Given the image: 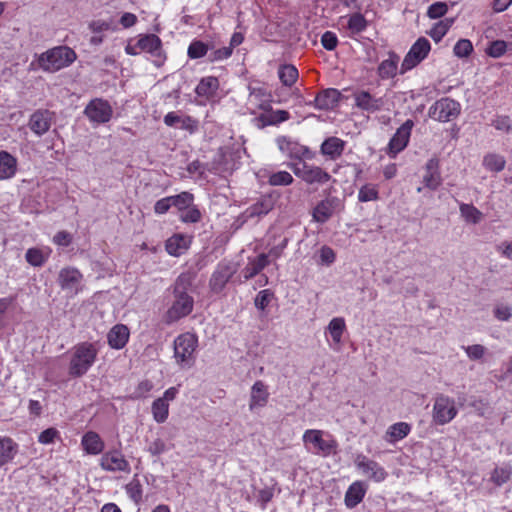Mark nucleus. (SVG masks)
I'll return each mask as SVG.
<instances>
[{
    "mask_svg": "<svg viewBox=\"0 0 512 512\" xmlns=\"http://www.w3.org/2000/svg\"><path fill=\"white\" fill-rule=\"evenodd\" d=\"M98 350L93 343L83 342L73 348L69 374L73 377L84 375L96 360Z\"/></svg>",
    "mask_w": 512,
    "mask_h": 512,
    "instance_id": "1",
    "label": "nucleus"
},
{
    "mask_svg": "<svg viewBox=\"0 0 512 512\" xmlns=\"http://www.w3.org/2000/svg\"><path fill=\"white\" fill-rule=\"evenodd\" d=\"M76 59V53L67 46L54 47L38 58L39 67L44 71L56 72L72 64Z\"/></svg>",
    "mask_w": 512,
    "mask_h": 512,
    "instance_id": "2",
    "label": "nucleus"
},
{
    "mask_svg": "<svg viewBox=\"0 0 512 512\" xmlns=\"http://www.w3.org/2000/svg\"><path fill=\"white\" fill-rule=\"evenodd\" d=\"M324 435L325 432L323 430H306L302 436V440L307 451L323 457L336 453L338 448L337 441L333 437L324 439Z\"/></svg>",
    "mask_w": 512,
    "mask_h": 512,
    "instance_id": "3",
    "label": "nucleus"
},
{
    "mask_svg": "<svg viewBox=\"0 0 512 512\" xmlns=\"http://www.w3.org/2000/svg\"><path fill=\"white\" fill-rule=\"evenodd\" d=\"M197 337L192 333L179 335L174 341V357L182 368H190L195 361Z\"/></svg>",
    "mask_w": 512,
    "mask_h": 512,
    "instance_id": "4",
    "label": "nucleus"
},
{
    "mask_svg": "<svg viewBox=\"0 0 512 512\" xmlns=\"http://www.w3.org/2000/svg\"><path fill=\"white\" fill-rule=\"evenodd\" d=\"M460 111L461 106L457 101L445 97L429 108V116L439 122H450L459 116Z\"/></svg>",
    "mask_w": 512,
    "mask_h": 512,
    "instance_id": "5",
    "label": "nucleus"
},
{
    "mask_svg": "<svg viewBox=\"0 0 512 512\" xmlns=\"http://www.w3.org/2000/svg\"><path fill=\"white\" fill-rule=\"evenodd\" d=\"M173 302L165 314V322L171 324L188 316L194 307V299L189 294L173 293Z\"/></svg>",
    "mask_w": 512,
    "mask_h": 512,
    "instance_id": "6",
    "label": "nucleus"
},
{
    "mask_svg": "<svg viewBox=\"0 0 512 512\" xmlns=\"http://www.w3.org/2000/svg\"><path fill=\"white\" fill-rule=\"evenodd\" d=\"M237 270L238 267L233 262L226 260L219 262L209 280L210 290L216 294L222 292Z\"/></svg>",
    "mask_w": 512,
    "mask_h": 512,
    "instance_id": "7",
    "label": "nucleus"
},
{
    "mask_svg": "<svg viewBox=\"0 0 512 512\" xmlns=\"http://www.w3.org/2000/svg\"><path fill=\"white\" fill-rule=\"evenodd\" d=\"M431 50L430 42L425 37H420L412 45L409 52L406 54L400 73L403 74L408 70H411L423 61Z\"/></svg>",
    "mask_w": 512,
    "mask_h": 512,
    "instance_id": "8",
    "label": "nucleus"
},
{
    "mask_svg": "<svg viewBox=\"0 0 512 512\" xmlns=\"http://www.w3.org/2000/svg\"><path fill=\"white\" fill-rule=\"evenodd\" d=\"M457 415L455 402L452 398L445 395H438L433 405V420L444 425L449 423Z\"/></svg>",
    "mask_w": 512,
    "mask_h": 512,
    "instance_id": "9",
    "label": "nucleus"
},
{
    "mask_svg": "<svg viewBox=\"0 0 512 512\" xmlns=\"http://www.w3.org/2000/svg\"><path fill=\"white\" fill-rule=\"evenodd\" d=\"M295 175L308 184H324L331 179L329 173L318 166L308 165L305 162L295 164Z\"/></svg>",
    "mask_w": 512,
    "mask_h": 512,
    "instance_id": "10",
    "label": "nucleus"
},
{
    "mask_svg": "<svg viewBox=\"0 0 512 512\" xmlns=\"http://www.w3.org/2000/svg\"><path fill=\"white\" fill-rule=\"evenodd\" d=\"M343 209L341 199L335 196L327 197L321 200L313 209V219L318 223L327 222L336 212Z\"/></svg>",
    "mask_w": 512,
    "mask_h": 512,
    "instance_id": "11",
    "label": "nucleus"
},
{
    "mask_svg": "<svg viewBox=\"0 0 512 512\" xmlns=\"http://www.w3.org/2000/svg\"><path fill=\"white\" fill-rule=\"evenodd\" d=\"M112 107L110 104L103 99H93L89 102L84 110V114L88 119L95 123H106L112 117Z\"/></svg>",
    "mask_w": 512,
    "mask_h": 512,
    "instance_id": "12",
    "label": "nucleus"
},
{
    "mask_svg": "<svg viewBox=\"0 0 512 512\" xmlns=\"http://www.w3.org/2000/svg\"><path fill=\"white\" fill-rule=\"evenodd\" d=\"M100 466L103 470L110 472L130 473L131 471L129 462L118 450H111L104 453L100 459Z\"/></svg>",
    "mask_w": 512,
    "mask_h": 512,
    "instance_id": "13",
    "label": "nucleus"
},
{
    "mask_svg": "<svg viewBox=\"0 0 512 512\" xmlns=\"http://www.w3.org/2000/svg\"><path fill=\"white\" fill-rule=\"evenodd\" d=\"M55 119V113L47 109L36 110L29 118L28 126L37 136L49 131Z\"/></svg>",
    "mask_w": 512,
    "mask_h": 512,
    "instance_id": "14",
    "label": "nucleus"
},
{
    "mask_svg": "<svg viewBox=\"0 0 512 512\" xmlns=\"http://www.w3.org/2000/svg\"><path fill=\"white\" fill-rule=\"evenodd\" d=\"M414 122L411 119L406 120L396 131L389 142V154L395 157L408 144Z\"/></svg>",
    "mask_w": 512,
    "mask_h": 512,
    "instance_id": "15",
    "label": "nucleus"
},
{
    "mask_svg": "<svg viewBox=\"0 0 512 512\" xmlns=\"http://www.w3.org/2000/svg\"><path fill=\"white\" fill-rule=\"evenodd\" d=\"M82 278L83 276L79 270L72 267H66L60 270L58 283L63 290L76 293L79 290Z\"/></svg>",
    "mask_w": 512,
    "mask_h": 512,
    "instance_id": "16",
    "label": "nucleus"
},
{
    "mask_svg": "<svg viewBox=\"0 0 512 512\" xmlns=\"http://www.w3.org/2000/svg\"><path fill=\"white\" fill-rule=\"evenodd\" d=\"M355 463L358 469H360L364 475L376 482L383 481L387 476V473L383 467H381L377 462L370 460L365 456H358Z\"/></svg>",
    "mask_w": 512,
    "mask_h": 512,
    "instance_id": "17",
    "label": "nucleus"
},
{
    "mask_svg": "<svg viewBox=\"0 0 512 512\" xmlns=\"http://www.w3.org/2000/svg\"><path fill=\"white\" fill-rule=\"evenodd\" d=\"M355 105L368 113L380 111L385 102L382 97H375L367 91H359L354 94Z\"/></svg>",
    "mask_w": 512,
    "mask_h": 512,
    "instance_id": "18",
    "label": "nucleus"
},
{
    "mask_svg": "<svg viewBox=\"0 0 512 512\" xmlns=\"http://www.w3.org/2000/svg\"><path fill=\"white\" fill-rule=\"evenodd\" d=\"M423 182L425 186L431 190H435L441 185L442 178L437 158H431L427 161L425 165V174L423 175Z\"/></svg>",
    "mask_w": 512,
    "mask_h": 512,
    "instance_id": "19",
    "label": "nucleus"
},
{
    "mask_svg": "<svg viewBox=\"0 0 512 512\" xmlns=\"http://www.w3.org/2000/svg\"><path fill=\"white\" fill-rule=\"evenodd\" d=\"M269 398L267 386L262 381H256L251 388L249 408L251 411L264 407Z\"/></svg>",
    "mask_w": 512,
    "mask_h": 512,
    "instance_id": "20",
    "label": "nucleus"
},
{
    "mask_svg": "<svg viewBox=\"0 0 512 512\" xmlns=\"http://www.w3.org/2000/svg\"><path fill=\"white\" fill-rule=\"evenodd\" d=\"M129 329L123 324H117L108 332V344L113 349H122L129 339Z\"/></svg>",
    "mask_w": 512,
    "mask_h": 512,
    "instance_id": "21",
    "label": "nucleus"
},
{
    "mask_svg": "<svg viewBox=\"0 0 512 512\" xmlns=\"http://www.w3.org/2000/svg\"><path fill=\"white\" fill-rule=\"evenodd\" d=\"M274 207V200L270 197H263L255 204L248 207L242 214L244 220L260 217L269 213Z\"/></svg>",
    "mask_w": 512,
    "mask_h": 512,
    "instance_id": "22",
    "label": "nucleus"
},
{
    "mask_svg": "<svg viewBox=\"0 0 512 512\" xmlns=\"http://www.w3.org/2000/svg\"><path fill=\"white\" fill-rule=\"evenodd\" d=\"M190 243V237L182 234H175L166 241L165 248L168 254L178 257L187 251Z\"/></svg>",
    "mask_w": 512,
    "mask_h": 512,
    "instance_id": "23",
    "label": "nucleus"
},
{
    "mask_svg": "<svg viewBox=\"0 0 512 512\" xmlns=\"http://www.w3.org/2000/svg\"><path fill=\"white\" fill-rule=\"evenodd\" d=\"M18 448V444L12 438L0 436V468L14 459Z\"/></svg>",
    "mask_w": 512,
    "mask_h": 512,
    "instance_id": "24",
    "label": "nucleus"
},
{
    "mask_svg": "<svg viewBox=\"0 0 512 512\" xmlns=\"http://www.w3.org/2000/svg\"><path fill=\"white\" fill-rule=\"evenodd\" d=\"M81 445L84 451L91 455L102 453L105 446L100 436L93 431H89L83 435Z\"/></svg>",
    "mask_w": 512,
    "mask_h": 512,
    "instance_id": "25",
    "label": "nucleus"
},
{
    "mask_svg": "<svg viewBox=\"0 0 512 512\" xmlns=\"http://www.w3.org/2000/svg\"><path fill=\"white\" fill-rule=\"evenodd\" d=\"M164 123L170 127H179L189 132H194L197 128V122L190 116L181 117L174 112L168 113L164 117Z\"/></svg>",
    "mask_w": 512,
    "mask_h": 512,
    "instance_id": "26",
    "label": "nucleus"
},
{
    "mask_svg": "<svg viewBox=\"0 0 512 512\" xmlns=\"http://www.w3.org/2000/svg\"><path fill=\"white\" fill-rule=\"evenodd\" d=\"M268 265V255H266L265 253L260 254L258 257L254 259H250L247 265L242 270L244 281L253 278Z\"/></svg>",
    "mask_w": 512,
    "mask_h": 512,
    "instance_id": "27",
    "label": "nucleus"
},
{
    "mask_svg": "<svg viewBox=\"0 0 512 512\" xmlns=\"http://www.w3.org/2000/svg\"><path fill=\"white\" fill-rule=\"evenodd\" d=\"M17 171V159L7 151H0V180L12 178Z\"/></svg>",
    "mask_w": 512,
    "mask_h": 512,
    "instance_id": "28",
    "label": "nucleus"
},
{
    "mask_svg": "<svg viewBox=\"0 0 512 512\" xmlns=\"http://www.w3.org/2000/svg\"><path fill=\"white\" fill-rule=\"evenodd\" d=\"M341 93L337 89H326L315 98V106L319 109L333 108L339 101Z\"/></svg>",
    "mask_w": 512,
    "mask_h": 512,
    "instance_id": "29",
    "label": "nucleus"
},
{
    "mask_svg": "<svg viewBox=\"0 0 512 512\" xmlns=\"http://www.w3.org/2000/svg\"><path fill=\"white\" fill-rule=\"evenodd\" d=\"M344 148L345 141L337 137H330L322 143L321 152L323 155L335 160L341 156Z\"/></svg>",
    "mask_w": 512,
    "mask_h": 512,
    "instance_id": "30",
    "label": "nucleus"
},
{
    "mask_svg": "<svg viewBox=\"0 0 512 512\" xmlns=\"http://www.w3.org/2000/svg\"><path fill=\"white\" fill-rule=\"evenodd\" d=\"M51 249L49 247L45 248H29L25 253L26 261L33 267H41L43 266L48 258L50 257Z\"/></svg>",
    "mask_w": 512,
    "mask_h": 512,
    "instance_id": "31",
    "label": "nucleus"
},
{
    "mask_svg": "<svg viewBox=\"0 0 512 512\" xmlns=\"http://www.w3.org/2000/svg\"><path fill=\"white\" fill-rule=\"evenodd\" d=\"M365 492L361 482L352 483L345 494V505L350 509L356 507L363 500Z\"/></svg>",
    "mask_w": 512,
    "mask_h": 512,
    "instance_id": "32",
    "label": "nucleus"
},
{
    "mask_svg": "<svg viewBox=\"0 0 512 512\" xmlns=\"http://www.w3.org/2000/svg\"><path fill=\"white\" fill-rule=\"evenodd\" d=\"M271 95L263 88H252L249 95V103L256 105L259 109L269 110Z\"/></svg>",
    "mask_w": 512,
    "mask_h": 512,
    "instance_id": "33",
    "label": "nucleus"
},
{
    "mask_svg": "<svg viewBox=\"0 0 512 512\" xmlns=\"http://www.w3.org/2000/svg\"><path fill=\"white\" fill-rule=\"evenodd\" d=\"M219 87V81L216 77L209 76L202 78L195 88V92L201 97H210L215 94Z\"/></svg>",
    "mask_w": 512,
    "mask_h": 512,
    "instance_id": "34",
    "label": "nucleus"
},
{
    "mask_svg": "<svg viewBox=\"0 0 512 512\" xmlns=\"http://www.w3.org/2000/svg\"><path fill=\"white\" fill-rule=\"evenodd\" d=\"M277 144L279 149L290 157L299 158L307 150L304 146H300L286 137L278 138Z\"/></svg>",
    "mask_w": 512,
    "mask_h": 512,
    "instance_id": "35",
    "label": "nucleus"
},
{
    "mask_svg": "<svg viewBox=\"0 0 512 512\" xmlns=\"http://www.w3.org/2000/svg\"><path fill=\"white\" fill-rule=\"evenodd\" d=\"M345 330L346 324L344 318L342 317L333 318L327 326V331L331 335L333 343L337 346L341 344L342 336Z\"/></svg>",
    "mask_w": 512,
    "mask_h": 512,
    "instance_id": "36",
    "label": "nucleus"
},
{
    "mask_svg": "<svg viewBox=\"0 0 512 512\" xmlns=\"http://www.w3.org/2000/svg\"><path fill=\"white\" fill-rule=\"evenodd\" d=\"M195 279V274L193 272H183L181 273L175 283L173 285V293L178 294H189L188 291L192 287V284Z\"/></svg>",
    "mask_w": 512,
    "mask_h": 512,
    "instance_id": "37",
    "label": "nucleus"
},
{
    "mask_svg": "<svg viewBox=\"0 0 512 512\" xmlns=\"http://www.w3.org/2000/svg\"><path fill=\"white\" fill-rule=\"evenodd\" d=\"M137 46L143 51L156 55L161 48V40L155 34H148L138 40Z\"/></svg>",
    "mask_w": 512,
    "mask_h": 512,
    "instance_id": "38",
    "label": "nucleus"
},
{
    "mask_svg": "<svg viewBox=\"0 0 512 512\" xmlns=\"http://www.w3.org/2000/svg\"><path fill=\"white\" fill-rule=\"evenodd\" d=\"M461 217L470 224H478L482 218V212L472 204L461 203L459 206Z\"/></svg>",
    "mask_w": 512,
    "mask_h": 512,
    "instance_id": "39",
    "label": "nucleus"
},
{
    "mask_svg": "<svg viewBox=\"0 0 512 512\" xmlns=\"http://www.w3.org/2000/svg\"><path fill=\"white\" fill-rule=\"evenodd\" d=\"M265 111L267 113H263L259 117V120L262 121L264 125H276L289 119V113L286 110L272 111L270 108Z\"/></svg>",
    "mask_w": 512,
    "mask_h": 512,
    "instance_id": "40",
    "label": "nucleus"
},
{
    "mask_svg": "<svg viewBox=\"0 0 512 512\" xmlns=\"http://www.w3.org/2000/svg\"><path fill=\"white\" fill-rule=\"evenodd\" d=\"M278 76L283 85L291 87L298 78V70L291 64L281 65L278 70Z\"/></svg>",
    "mask_w": 512,
    "mask_h": 512,
    "instance_id": "41",
    "label": "nucleus"
},
{
    "mask_svg": "<svg viewBox=\"0 0 512 512\" xmlns=\"http://www.w3.org/2000/svg\"><path fill=\"white\" fill-rule=\"evenodd\" d=\"M506 160L505 158L496 153H489L483 158V166L492 172H500L505 168Z\"/></svg>",
    "mask_w": 512,
    "mask_h": 512,
    "instance_id": "42",
    "label": "nucleus"
},
{
    "mask_svg": "<svg viewBox=\"0 0 512 512\" xmlns=\"http://www.w3.org/2000/svg\"><path fill=\"white\" fill-rule=\"evenodd\" d=\"M397 63L396 55H391L388 59L383 60L378 67L379 76L383 79L394 77L397 73Z\"/></svg>",
    "mask_w": 512,
    "mask_h": 512,
    "instance_id": "43",
    "label": "nucleus"
},
{
    "mask_svg": "<svg viewBox=\"0 0 512 512\" xmlns=\"http://www.w3.org/2000/svg\"><path fill=\"white\" fill-rule=\"evenodd\" d=\"M454 20L450 18H445L443 20L438 21L433 25V27L428 32L429 36L435 41L439 42L448 32L450 27L452 26Z\"/></svg>",
    "mask_w": 512,
    "mask_h": 512,
    "instance_id": "44",
    "label": "nucleus"
},
{
    "mask_svg": "<svg viewBox=\"0 0 512 512\" xmlns=\"http://www.w3.org/2000/svg\"><path fill=\"white\" fill-rule=\"evenodd\" d=\"M153 418L158 423H163L168 418L169 405L163 398L156 399L152 404Z\"/></svg>",
    "mask_w": 512,
    "mask_h": 512,
    "instance_id": "45",
    "label": "nucleus"
},
{
    "mask_svg": "<svg viewBox=\"0 0 512 512\" xmlns=\"http://www.w3.org/2000/svg\"><path fill=\"white\" fill-rule=\"evenodd\" d=\"M410 432L409 424L405 422H398L393 424L387 430L388 441L394 442L405 438Z\"/></svg>",
    "mask_w": 512,
    "mask_h": 512,
    "instance_id": "46",
    "label": "nucleus"
},
{
    "mask_svg": "<svg viewBox=\"0 0 512 512\" xmlns=\"http://www.w3.org/2000/svg\"><path fill=\"white\" fill-rule=\"evenodd\" d=\"M171 205L176 207L180 212L192 205L194 196L190 192H182L178 195L170 196Z\"/></svg>",
    "mask_w": 512,
    "mask_h": 512,
    "instance_id": "47",
    "label": "nucleus"
},
{
    "mask_svg": "<svg viewBox=\"0 0 512 512\" xmlns=\"http://www.w3.org/2000/svg\"><path fill=\"white\" fill-rule=\"evenodd\" d=\"M512 474V469L509 465L497 467L494 469L491 480L498 486L506 483Z\"/></svg>",
    "mask_w": 512,
    "mask_h": 512,
    "instance_id": "48",
    "label": "nucleus"
},
{
    "mask_svg": "<svg viewBox=\"0 0 512 512\" xmlns=\"http://www.w3.org/2000/svg\"><path fill=\"white\" fill-rule=\"evenodd\" d=\"M208 52V45L202 41L194 40L188 47L187 54L191 59H198L205 56Z\"/></svg>",
    "mask_w": 512,
    "mask_h": 512,
    "instance_id": "49",
    "label": "nucleus"
},
{
    "mask_svg": "<svg viewBox=\"0 0 512 512\" xmlns=\"http://www.w3.org/2000/svg\"><path fill=\"white\" fill-rule=\"evenodd\" d=\"M378 199V190L376 185L365 184L363 185L358 193V200L360 202L375 201Z\"/></svg>",
    "mask_w": 512,
    "mask_h": 512,
    "instance_id": "50",
    "label": "nucleus"
},
{
    "mask_svg": "<svg viewBox=\"0 0 512 512\" xmlns=\"http://www.w3.org/2000/svg\"><path fill=\"white\" fill-rule=\"evenodd\" d=\"M268 182L272 186H287L293 182V177L287 171H279L271 174Z\"/></svg>",
    "mask_w": 512,
    "mask_h": 512,
    "instance_id": "51",
    "label": "nucleus"
},
{
    "mask_svg": "<svg viewBox=\"0 0 512 512\" xmlns=\"http://www.w3.org/2000/svg\"><path fill=\"white\" fill-rule=\"evenodd\" d=\"M367 26L366 19L360 13H355L348 20V28L352 33H360Z\"/></svg>",
    "mask_w": 512,
    "mask_h": 512,
    "instance_id": "52",
    "label": "nucleus"
},
{
    "mask_svg": "<svg viewBox=\"0 0 512 512\" xmlns=\"http://www.w3.org/2000/svg\"><path fill=\"white\" fill-rule=\"evenodd\" d=\"M473 51V45L468 39H460L453 48L455 56L459 58L467 57Z\"/></svg>",
    "mask_w": 512,
    "mask_h": 512,
    "instance_id": "53",
    "label": "nucleus"
},
{
    "mask_svg": "<svg viewBox=\"0 0 512 512\" xmlns=\"http://www.w3.org/2000/svg\"><path fill=\"white\" fill-rule=\"evenodd\" d=\"M273 296V292L270 291L269 289L260 291L254 299L255 307L261 311L265 310V308L271 302Z\"/></svg>",
    "mask_w": 512,
    "mask_h": 512,
    "instance_id": "54",
    "label": "nucleus"
},
{
    "mask_svg": "<svg viewBox=\"0 0 512 512\" xmlns=\"http://www.w3.org/2000/svg\"><path fill=\"white\" fill-rule=\"evenodd\" d=\"M126 492L128 496L135 502L139 503L142 499V486L136 479L132 480L126 485Z\"/></svg>",
    "mask_w": 512,
    "mask_h": 512,
    "instance_id": "55",
    "label": "nucleus"
},
{
    "mask_svg": "<svg viewBox=\"0 0 512 512\" xmlns=\"http://www.w3.org/2000/svg\"><path fill=\"white\" fill-rule=\"evenodd\" d=\"M200 218V211L193 205L188 206V208L183 210L180 214V219L186 223H196Z\"/></svg>",
    "mask_w": 512,
    "mask_h": 512,
    "instance_id": "56",
    "label": "nucleus"
},
{
    "mask_svg": "<svg viewBox=\"0 0 512 512\" xmlns=\"http://www.w3.org/2000/svg\"><path fill=\"white\" fill-rule=\"evenodd\" d=\"M60 439V433L56 428H48L44 431H42L38 436V441L41 444H51L54 443L56 440Z\"/></svg>",
    "mask_w": 512,
    "mask_h": 512,
    "instance_id": "57",
    "label": "nucleus"
},
{
    "mask_svg": "<svg viewBox=\"0 0 512 512\" xmlns=\"http://www.w3.org/2000/svg\"><path fill=\"white\" fill-rule=\"evenodd\" d=\"M448 6L445 2H436L432 4L427 11V16L431 19H437L446 14Z\"/></svg>",
    "mask_w": 512,
    "mask_h": 512,
    "instance_id": "58",
    "label": "nucleus"
},
{
    "mask_svg": "<svg viewBox=\"0 0 512 512\" xmlns=\"http://www.w3.org/2000/svg\"><path fill=\"white\" fill-rule=\"evenodd\" d=\"M468 358L471 360H479L486 353V348L480 344H474L470 346L463 347Z\"/></svg>",
    "mask_w": 512,
    "mask_h": 512,
    "instance_id": "59",
    "label": "nucleus"
},
{
    "mask_svg": "<svg viewBox=\"0 0 512 512\" xmlns=\"http://www.w3.org/2000/svg\"><path fill=\"white\" fill-rule=\"evenodd\" d=\"M494 316L500 321H508L512 317V307L505 304L496 305Z\"/></svg>",
    "mask_w": 512,
    "mask_h": 512,
    "instance_id": "60",
    "label": "nucleus"
},
{
    "mask_svg": "<svg viewBox=\"0 0 512 512\" xmlns=\"http://www.w3.org/2000/svg\"><path fill=\"white\" fill-rule=\"evenodd\" d=\"M507 45L504 41L497 40L490 44L487 53L494 58L502 56L506 52Z\"/></svg>",
    "mask_w": 512,
    "mask_h": 512,
    "instance_id": "61",
    "label": "nucleus"
},
{
    "mask_svg": "<svg viewBox=\"0 0 512 512\" xmlns=\"http://www.w3.org/2000/svg\"><path fill=\"white\" fill-rule=\"evenodd\" d=\"M492 125L497 130L508 133L512 129V120L508 116H498L493 120Z\"/></svg>",
    "mask_w": 512,
    "mask_h": 512,
    "instance_id": "62",
    "label": "nucleus"
},
{
    "mask_svg": "<svg viewBox=\"0 0 512 512\" xmlns=\"http://www.w3.org/2000/svg\"><path fill=\"white\" fill-rule=\"evenodd\" d=\"M321 43L325 49L331 51L336 48L338 39L335 33L331 31H326L321 37Z\"/></svg>",
    "mask_w": 512,
    "mask_h": 512,
    "instance_id": "63",
    "label": "nucleus"
},
{
    "mask_svg": "<svg viewBox=\"0 0 512 512\" xmlns=\"http://www.w3.org/2000/svg\"><path fill=\"white\" fill-rule=\"evenodd\" d=\"M231 54H232L231 47H223V48L216 49L213 52H211L209 55V60L212 62L220 61V60L230 57Z\"/></svg>",
    "mask_w": 512,
    "mask_h": 512,
    "instance_id": "64",
    "label": "nucleus"
}]
</instances>
